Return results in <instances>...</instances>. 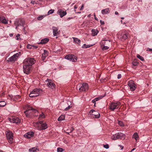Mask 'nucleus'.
<instances>
[{"label": "nucleus", "mask_w": 152, "mask_h": 152, "mask_svg": "<svg viewBox=\"0 0 152 152\" xmlns=\"http://www.w3.org/2000/svg\"><path fill=\"white\" fill-rule=\"evenodd\" d=\"M109 47H108V46H106V45H105V46H104L102 48V50H107V49H109Z\"/></svg>", "instance_id": "nucleus-41"}, {"label": "nucleus", "mask_w": 152, "mask_h": 152, "mask_svg": "<svg viewBox=\"0 0 152 152\" xmlns=\"http://www.w3.org/2000/svg\"><path fill=\"white\" fill-rule=\"evenodd\" d=\"M9 121L10 122L15 123H19L20 122V119L19 118L15 117H13L10 118Z\"/></svg>", "instance_id": "nucleus-17"}, {"label": "nucleus", "mask_w": 152, "mask_h": 152, "mask_svg": "<svg viewBox=\"0 0 152 152\" xmlns=\"http://www.w3.org/2000/svg\"><path fill=\"white\" fill-rule=\"evenodd\" d=\"M19 56V53H16V54H14L10 57L8 58L7 61H14L16 60V59L18 58Z\"/></svg>", "instance_id": "nucleus-14"}, {"label": "nucleus", "mask_w": 152, "mask_h": 152, "mask_svg": "<svg viewBox=\"0 0 152 152\" xmlns=\"http://www.w3.org/2000/svg\"><path fill=\"white\" fill-rule=\"evenodd\" d=\"M74 130V128L73 127H71L70 130V132L71 133Z\"/></svg>", "instance_id": "nucleus-49"}, {"label": "nucleus", "mask_w": 152, "mask_h": 152, "mask_svg": "<svg viewBox=\"0 0 152 152\" xmlns=\"http://www.w3.org/2000/svg\"><path fill=\"white\" fill-rule=\"evenodd\" d=\"M2 17H1V16H0V23H2Z\"/></svg>", "instance_id": "nucleus-50"}, {"label": "nucleus", "mask_w": 152, "mask_h": 152, "mask_svg": "<svg viewBox=\"0 0 152 152\" xmlns=\"http://www.w3.org/2000/svg\"><path fill=\"white\" fill-rule=\"evenodd\" d=\"M39 150L37 147H32V148H29L28 151L29 152H37Z\"/></svg>", "instance_id": "nucleus-25"}, {"label": "nucleus", "mask_w": 152, "mask_h": 152, "mask_svg": "<svg viewBox=\"0 0 152 152\" xmlns=\"http://www.w3.org/2000/svg\"><path fill=\"white\" fill-rule=\"evenodd\" d=\"M148 50L150 51H152V49L149 48H148Z\"/></svg>", "instance_id": "nucleus-56"}, {"label": "nucleus", "mask_w": 152, "mask_h": 152, "mask_svg": "<svg viewBox=\"0 0 152 152\" xmlns=\"http://www.w3.org/2000/svg\"><path fill=\"white\" fill-rule=\"evenodd\" d=\"M64 150L63 148H60V147H59L58 148H57V152H62Z\"/></svg>", "instance_id": "nucleus-36"}, {"label": "nucleus", "mask_w": 152, "mask_h": 152, "mask_svg": "<svg viewBox=\"0 0 152 152\" xmlns=\"http://www.w3.org/2000/svg\"><path fill=\"white\" fill-rule=\"evenodd\" d=\"M138 64L139 63L136 60H134L132 62V65L133 66H137Z\"/></svg>", "instance_id": "nucleus-31"}, {"label": "nucleus", "mask_w": 152, "mask_h": 152, "mask_svg": "<svg viewBox=\"0 0 152 152\" xmlns=\"http://www.w3.org/2000/svg\"><path fill=\"white\" fill-rule=\"evenodd\" d=\"M67 104L68 105H69V106L67 107H66V108L65 109V110H68L72 107V106H70V105H69V104H71V102H70V101H68Z\"/></svg>", "instance_id": "nucleus-30"}, {"label": "nucleus", "mask_w": 152, "mask_h": 152, "mask_svg": "<svg viewBox=\"0 0 152 152\" xmlns=\"http://www.w3.org/2000/svg\"><path fill=\"white\" fill-rule=\"evenodd\" d=\"M121 105L120 102H118L116 103H111L110 106V108L112 110H114L115 109L118 108Z\"/></svg>", "instance_id": "nucleus-9"}, {"label": "nucleus", "mask_w": 152, "mask_h": 152, "mask_svg": "<svg viewBox=\"0 0 152 152\" xmlns=\"http://www.w3.org/2000/svg\"><path fill=\"white\" fill-rule=\"evenodd\" d=\"M54 10H49V11L48 12V14H50L53 13L54 12Z\"/></svg>", "instance_id": "nucleus-42"}, {"label": "nucleus", "mask_w": 152, "mask_h": 152, "mask_svg": "<svg viewBox=\"0 0 152 152\" xmlns=\"http://www.w3.org/2000/svg\"><path fill=\"white\" fill-rule=\"evenodd\" d=\"M16 98H20V96H16Z\"/></svg>", "instance_id": "nucleus-62"}, {"label": "nucleus", "mask_w": 152, "mask_h": 152, "mask_svg": "<svg viewBox=\"0 0 152 152\" xmlns=\"http://www.w3.org/2000/svg\"><path fill=\"white\" fill-rule=\"evenodd\" d=\"M115 14H116V15H118V12H117V11L115 12Z\"/></svg>", "instance_id": "nucleus-59"}, {"label": "nucleus", "mask_w": 152, "mask_h": 152, "mask_svg": "<svg viewBox=\"0 0 152 152\" xmlns=\"http://www.w3.org/2000/svg\"><path fill=\"white\" fill-rule=\"evenodd\" d=\"M110 12V10L109 8H106L103 9L101 10V13L102 14H107L109 13Z\"/></svg>", "instance_id": "nucleus-23"}, {"label": "nucleus", "mask_w": 152, "mask_h": 152, "mask_svg": "<svg viewBox=\"0 0 152 152\" xmlns=\"http://www.w3.org/2000/svg\"><path fill=\"white\" fill-rule=\"evenodd\" d=\"M65 118V115H61L60 116L59 118L58 119V121H61L63 120Z\"/></svg>", "instance_id": "nucleus-28"}, {"label": "nucleus", "mask_w": 152, "mask_h": 152, "mask_svg": "<svg viewBox=\"0 0 152 152\" xmlns=\"http://www.w3.org/2000/svg\"><path fill=\"white\" fill-rule=\"evenodd\" d=\"M94 18L95 20H98V18H96L95 16V14L94 13Z\"/></svg>", "instance_id": "nucleus-55"}, {"label": "nucleus", "mask_w": 152, "mask_h": 152, "mask_svg": "<svg viewBox=\"0 0 152 152\" xmlns=\"http://www.w3.org/2000/svg\"><path fill=\"white\" fill-rule=\"evenodd\" d=\"M8 96L10 97V98H12V95H9Z\"/></svg>", "instance_id": "nucleus-63"}, {"label": "nucleus", "mask_w": 152, "mask_h": 152, "mask_svg": "<svg viewBox=\"0 0 152 152\" xmlns=\"http://www.w3.org/2000/svg\"><path fill=\"white\" fill-rule=\"evenodd\" d=\"M38 47L37 46H34V45H33V49H37Z\"/></svg>", "instance_id": "nucleus-53"}, {"label": "nucleus", "mask_w": 152, "mask_h": 152, "mask_svg": "<svg viewBox=\"0 0 152 152\" xmlns=\"http://www.w3.org/2000/svg\"><path fill=\"white\" fill-rule=\"evenodd\" d=\"M88 85L87 83H83L82 84H79L77 85V88H78L80 91H86L88 90Z\"/></svg>", "instance_id": "nucleus-2"}, {"label": "nucleus", "mask_w": 152, "mask_h": 152, "mask_svg": "<svg viewBox=\"0 0 152 152\" xmlns=\"http://www.w3.org/2000/svg\"><path fill=\"white\" fill-rule=\"evenodd\" d=\"M43 18V16H39V17H38L37 18V19L39 20H41Z\"/></svg>", "instance_id": "nucleus-43"}, {"label": "nucleus", "mask_w": 152, "mask_h": 152, "mask_svg": "<svg viewBox=\"0 0 152 152\" xmlns=\"http://www.w3.org/2000/svg\"><path fill=\"white\" fill-rule=\"evenodd\" d=\"M132 137L134 138L136 140H137L139 139V135L137 132H135L132 135Z\"/></svg>", "instance_id": "nucleus-27"}, {"label": "nucleus", "mask_w": 152, "mask_h": 152, "mask_svg": "<svg viewBox=\"0 0 152 152\" xmlns=\"http://www.w3.org/2000/svg\"><path fill=\"white\" fill-rule=\"evenodd\" d=\"M26 63H28V66L31 68V66L34 64L36 62V60L34 58H26Z\"/></svg>", "instance_id": "nucleus-8"}, {"label": "nucleus", "mask_w": 152, "mask_h": 152, "mask_svg": "<svg viewBox=\"0 0 152 152\" xmlns=\"http://www.w3.org/2000/svg\"><path fill=\"white\" fill-rule=\"evenodd\" d=\"M103 147L105 148H108L109 146L108 144L104 145H103Z\"/></svg>", "instance_id": "nucleus-44"}, {"label": "nucleus", "mask_w": 152, "mask_h": 152, "mask_svg": "<svg viewBox=\"0 0 152 152\" xmlns=\"http://www.w3.org/2000/svg\"><path fill=\"white\" fill-rule=\"evenodd\" d=\"M25 23V21L23 20L19 19L17 20H16L15 23V24L16 25V29H17L18 26H23Z\"/></svg>", "instance_id": "nucleus-15"}, {"label": "nucleus", "mask_w": 152, "mask_h": 152, "mask_svg": "<svg viewBox=\"0 0 152 152\" xmlns=\"http://www.w3.org/2000/svg\"><path fill=\"white\" fill-rule=\"evenodd\" d=\"M49 39L47 38L43 39L41 40V42L39 43H38L39 44H45L47 43V42H48Z\"/></svg>", "instance_id": "nucleus-24"}, {"label": "nucleus", "mask_w": 152, "mask_h": 152, "mask_svg": "<svg viewBox=\"0 0 152 152\" xmlns=\"http://www.w3.org/2000/svg\"><path fill=\"white\" fill-rule=\"evenodd\" d=\"M125 135L122 133H118L113 134L111 137V139L113 140H116L117 139H124L125 138Z\"/></svg>", "instance_id": "nucleus-4"}, {"label": "nucleus", "mask_w": 152, "mask_h": 152, "mask_svg": "<svg viewBox=\"0 0 152 152\" xmlns=\"http://www.w3.org/2000/svg\"><path fill=\"white\" fill-rule=\"evenodd\" d=\"M92 35V36H95L97 35V33L99 32L98 30H95L94 29H93L91 30Z\"/></svg>", "instance_id": "nucleus-26"}, {"label": "nucleus", "mask_w": 152, "mask_h": 152, "mask_svg": "<svg viewBox=\"0 0 152 152\" xmlns=\"http://www.w3.org/2000/svg\"><path fill=\"white\" fill-rule=\"evenodd\" d=\"M93 45L92 44H90V45H87V48H88V47H91V46H93Z\"/></svg>", "instance_id": "nucleus-51"}, {"label": "nucleus", "mask_w": 152, "mask_h": 152, "mask_svg": "<svg viewBox=\"0 0 152 152\" xmlns=\"http://www.w3.org/2000/svg\"><path fill=\"white\" fill-rule=\"evenodd\" d=\"M46 81L48 82L47 85L49 88H51L52 89L55 88L56 85L52 82L51 80L49 79L48 78L46 80Z\"/></svg>", "instance_id": "nucleus-13"}, {"label": "nucleus", "mask_w": 152, "mask_h": 152, "mask_svg": "<svg viewBox=\"0 0 152 152\" xmlns=\"http://www.w3.org/2000/svg\"><path fill=\"white\" fill-rule=\"evenodd\" d=\"M34 127L38 130L45 129L48 126L46 123H43L42 121H39L33 123Z\"/></svg>", "instance_id": "nucleus-1"}, {"label": "nucleus", "mask_w": 152, "mask_h": 152, "mask_svg": "<svg viewBox=\"0 0 152 152\" xmlns=\"http://www.w3.org/2000/svg\"><path fill=\"white\" fill-rule=\"evenodd\" d=\"M110 44V41H108V40H102L100 42V45L102 49V47H104V46H105L106 45H109Z\"/></svg>", "instance_id": "nucleus-19"}, {"label": "nucleus", "mask_w": 152, "mask_h": 152, "mask_svg": "<svg viewBox=\"0 0 152 152\" xmlns=\"http://www.w3.org/2000/svg\"><path fill=\"white\" fill-rule=\"evenodd\" d=\"M119 146H120L121 148V147L122 148H121V149H122L123 148V147H122V145H119Z\"/></svg>", "instance_id": "nucleus-61"}, {"label": "nucleus", "mask_w": 152, "mask_h": 152, "mask_svg": "<svg viewBox=\"0 0 152 152\" xmlns=\"http://www.w3.org/2000/svg\"><path fill=\"white\" fill-rule=\"evenodd\" d=\"M65 58L72 61L75 62L76 61L77 58V57L75 56H74V55L69 54V55L66 56L65 57Z\"/></svg>", "instance_id": "nucleus-10"}, {"label": "nucleus", "mask_w": 152, "mask_h": 152, "mask_svg": "<svg viewBox=\"0 0 152 152\" xmlns=\"http://www.w3.org/2000/svg\"><path fill=\"white\" fill-rule=\"evenodd\" d=\"M100 24L101 25H103V24H104L105 23L104 21H103V20H100Z\"/></svg>", "instance_id": "nucleus-47"}, {"label": "nucleus", "mask_w": 152, "mask_h": 152, "mask_svg": "<svg viewBox=\"0 0 152 152\" xmlns=\"http://www.w3.org/2000/svg\"><path fill=\"white\" fill-rule=\"evenodd\" d=\"M121 74H118V79H120V78H121Z\"/></svg>", "instance_id": "nucleus-48"}, {"label": "nucleus", "mask_w": 152, "mask_h": 152, "mask_svg": "<svg viewBox=\"0 0 152 152\" xmlns=\"http://www.w3.org/2000/svg\"><path fill=\"white\" fill-rule=\"evenodd\" d=\"M128 85L129 87H130V90L132 91H133L135 90L136 88L135 84L133 80H129L128 83Z\"/></svg>", "instance_id": "nucleus-11"}, {"label": "nucleus", "mask_w": 152, "mask_h": 152, "mask_svg": "<svg viewBox=\"0 0 152 152\" xmlns=\"http://www.w3.org/2000/svg\"><path fill=\"white\" fill-rule=\"evenodd\" d=\"M33 45H30V44H28L27 46V48L28 49H33Z\"/></svg>", "instance_id": "nucleus-38"}, {"label": "nucleus", "mask_w": 152, "mask_h": 152, "mask_svg": "<svg viewBox=\"0 0 152 152\" xmlns=\"http://www.w3.org/2000/svg\"><path fill=\"white\" fill-rule=\"evenodd\" d=\"M57 13L60 15L61 17H62L66 15L67 12L66 11H64L63 10H62L61 9V10H58L57 12Z\"/></svg>", "instance_id": "nucleus-22"}, {"label": "nucleus", "mask_w": 152, "mask_h": 152, "mask_svg": "<svg viewBox=\"0 0 152 152\" xmlns=\"http://www.w3.org/2000/svg\"><path fill=\"white\" fill-rule=\"evenodd\" d=\"M6 104V102L4 101H0V107H4Z\"/></svg>", "instance_id": "nucleus-32"}, {"label": "nucleus", "mask_w": 152, "mask_h": 152, "mask_svg": "<svg viewBox=\"0 0 152 152\" xmlns=\"http://www.w3.org/2000/svg\"><path fill=\"white\" fill-rule=\"evenodd\" d=\"M31 113H37V114H38L37 110L34 109V108L32 107H29L28 109L24 112V113L27 117H29L30 116H31Z\"/></svg>", "instance_id": "nucleus-6"}, {"label": "nucleus", "mask_w": 152, "mask_h": 152, "mask_svg": "<svg viewBox=\"0 0 152 152\" xmlns=\"http://www.w3.org/2000/svg\"><path fill=\"white\" fill-rule=\"evenodd\" d=\"M2 23L4 24H7L8 23L7 20L5 19V18H4V17H2Z\"/></svg>", "instance_id": "nucleus-33"}, {"label": "nucleus", "mask_w": 152, "mask_h": 152, "mask_svg": "<svg viewBox=\"0 0 152 152\" xmlns=\"http://www.w3.org/2000/svg\"><path fill=\"white\" fill-rule=\"evenodd\" d=\"M67 132H66V133H67V134H69V133H70V130H69V129H68V130H67Z\"/></svg>", "instance_id": "nucleus-54"}, {"label": "nucleus", "mask_w": 152, "mask_h": 152, "mask_svg": "<svg viewBox=\"0 0 152 152\" xmlns=\"http://www.w3.org/2000/svg\"><path fill=\"white\" fill-rule=\"evenodd\" d=\"M118 124L121 126H124V124L122 121H119L118 122Z\"/></svg>", "instance_id": "nucleus-39"}, {"label": "nucleus", "mask_w": 152, "mask_h": 152, "mask_svg": "<svg viewBox=\"0 0 152 152\" xmlns=\"http://www.w3.org/2000/svg\"><path fill=\"white\" fill-rule=\"evenodd\" d=\"M45 116L44 114L43 113H42L41 114L39 115V119H41L43 118H45Z\"/></svg>", "instance_id": "nucleus-34"}, {"label": "nucleus", "mask_w": 152, "mask_h": 152, "mask_svg": "<svg viewBox=\"0 0 152 152\" xmlns=\"http://www.w3.org/2000/svg\"><path fill=\"white\" fill-rule=\"evenodd\" d=\"M135 149V148H133V149H132V150H131V151H133Z\"/></svg>", "instance_id": "nucleus-64"}, {"label": "nucleus", "mask_w": 152, "mask_h": 152, "mask_svg": "<svg viewBox=\"0 0 152 152\" xmlns=\"http://www.w3.org/2000/svg\"><path fill=\"white\" fill-rule=\"evenodd\" d=\"M129 36V33L127 31H125L122 32L120 35V39L122 40H125L127 39L128 36Z\"/></svg>", "instance_id": "nucleus-12"}, {"label": "nucleus", "mask_w": 152, "mask_h": 152, "mask_svg": "<svg viewBox=\"0 0 152 152\" xmlns=\"http://www.w3.org/2000/svg\"><path fill=\"white\" fill-rule=\"evenodd\" d=\"M89 114L90 115H94L93 117L95 118H99L100 116L99 113L96 112L95 110H93V109L90 111Z\"/></svg>", "instance_id": "nucleus-16"}, {"label": "nucleus", "mask_w": 152, "mask_h": 152, "mask_svg": "<svg viewBox=\"0 0 152 152\" xmlns=\"http://www.w3.org/2000/svg\"><path fill=\"white\" fill-rule=\"evenodd\" d=\"M87 45L86 44H84L82 46L83 48H87Z\"/></svg>", "instance_id": "nucleus-46"}, {"label": "nucleus", "mask_w": 152, "mask_h": 152, "mask_svg": "<svg viewBox=\"0 0 152 152\" xmlns=\"http://www.w3.org/2000/svg\"><path fill=\"white\" fill-rule=\"evenodd\" d=\"M103 96H100L97 97L95 98V100H96V101H97L99 100L100 99H102Z\"/></svg>", "instance_id": "nucleus-40"}, {"label": "nucleus", "mask_w": 152, "mask_h": 152, "mask_svg": "<svg viewBox=\"0 0 152 152\" xmlns=\"http://www.w3.org/2000/svg\"><path fill=\"white\" fill-rule=\"evenodd\" d=\"M92 102L94 104V106H95V105L96 104V100H95V98L94 99H93L92 101Z\"/></svg>", "instance_id": "nucleus-45"}, {"label": "nucleus", "mask_w": 152, "mask_h": 152, "mask_svg": "<svg viewBox=\"0 0 152 152\" xmlns=\"http://www.w3.org/2000/svg\"><path fill=\"white\" fill-rule=\"evenodd\" d=\"M83 7H84V5H82L81 6V7H80V10H83Z\"/></svg>", "instance_id": "nucleus-52"}, {"label": "nucleus", "mask_w": 152, "mask_h": 152, "mask_svg": "<svg viewBox=\"0 0 152 152\" xmlns=\"http://www.w3.org/2000/svg\"><path fill=\"white\" fill-rule=\"evenodd\" d=\"M34 133L33 131H30L24 134V136L25 137L27 138H30L32 137H33Z\"/></svg>", "instance_id": "nucleus-21"}, {"label": "nucleus", "mask_w": 152, "mask_h": 152, "mask_svg": "<svg viewBox=\"0 0 152 152\" xmlns=\"http://www.w3.org/2000/svg\"><path fill=\"white\" fill-rule=\"evenodd\" d=\"M77 7L76 5H74V8L75 9H77Z\"/></svg>", "instance_id": "nucleus-60"}, {"label": "nucleus", "mask_w": 152, "mask_h": 152, "mask_svg": "<svg viewBox=\"0 0 152 152\" xmlns=\"http://www.w3.org/2000/svg\"><path fill=\"white\" fill-rule=\"evenodd\" d=\"M31 3L32 4H34V1H31Z\"/></svg>", "instance_id": "nucleus-58"}, {"label": "nucleus", "mask_w": 152, "mask_h": 152, "mask_svg": "<svg viewBox=\"0 0 152 152\" xmlns=\"http://www.w3.org/2000/svg\"><path fill=\"white\" fill-rule=\"evenodd\" d=\"M6 134L8 142L10 143H12L13 137L12 133L10 131H7L6 132Z\"/></svg>", "instance_id": "nucleus-7"}, {"label": "nucleus", "mask_w": 152, "mask_h": 152, "mask_svg": "<svg viewBox=\"0 0 152 152\" xmlns=\"http://www.w3.org/2000/svg\"><path fill=\"white\" fill-rule=\"evenodd\" d=\"M73 38L74 39V42L75 43H79L81 42V40L78 39L77 38L73 37Z\"/></svg>", "instance_id": "nucleus-29"}, {"label": "nucleus", "mask_w": 152, "mask_h": 152, "mask_svg": "<svg viewBox=\"0 0 152 152\" xmlns=\"http://www.w3.org/2000/svg\"><path fill=\"white\" fill-rule=\"evenodd\" d=\"M42 91V89H39L37 88H35L32 91H31L29 94L30 97H35L39 95L40 93H41Z\"/></svg>", "instance_id": "nucleus-3"}, {"label": "nucleus", "mask_w": 152, "mask_h": 152, "mask_svg": "<svg viewBox=\"0 0 152 152\" xmlns=\"http://www.w3.org/2000/svg\"><path fill=\"white\" fill-rule=\"evenodd\" d=\"M48 55V52L46 50H44V53L42 54L41 59L43 61H44L46 58V57H47Z\"/></svg>", "instance_id": "nucleus-20"}, {"label": "nucleus", "mask_w": 152, "mask_h": 152, "mask_svg": "<svg viewBox=\"0 0 152 152\" xmlns=\"http://www.w3.org/2000/svg\"><path fill=\"white\" fill-rule=\"evenodd\" d=\"M23 72L26 74H28L30 73L31 69L27 63L26 62V59H25L23 61Z\"/></svg>", "instance_id": "nucleus-5"}, {"label": "nucleus", "mask_w": 152, "mask_h": 152, "mask_svg": "<svg viewBox=\"0 0 152 152\" xmlns=\"http://www.w3.org/2000/svg\"><path fill=\"white\" fill-rule=\"evenodd\" d=\"M52 29L53 30V33L54 36H58L60 34V31H58V28L57 27H52Z\"/></svg>", "instance_id": "nucleus-18"}, {"label": "nucleus", "mask_w": 152, "mask_h": 152, "mask_svg": "<svg viewBox=\"0 0 152 152\" xmlns=\"http://www.w3.org/2000/svg\"><path fill=\"white\" fill-rule=\"evenodd\" d=\"M20 34H18L17 35H16L15 38L17 40H20L21 39L20 38Z\"/></svg>", "instance_id": "nucleus-37"}, {"label": "nucleus", "mask_w": 152, "mask_h": 152, "mask_svg": "<svg viewBox=\"0 0 152 152\" xmlns=\"http://www.w3.org/2000/svg\"><path fill=\"white\" fill-rule=\"evenodd\" d=\"M138 58L140 59L141 61H144V58L142 56H140V55H137V56Z\"/></svg>", "instance_id": "nucleus-35"}, {"label": "nucleus", "mask_w": 152, "mask_h": 152, "mask_svg": "<svg viewBox=\"0 0 152 152\" xmlns=\"http://www.w3.org/2000/svg\"><path fill=\"white\" fill-rule=\"evenodd\" d=\"M13 35V34H12V33H10L9 34V35L10 37H12V36Z\"/></svg>", "instance_id": "nucleus-57"}]
</instances>
